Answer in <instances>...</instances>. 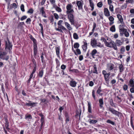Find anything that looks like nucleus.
Returning a JSON list of instances; mask_svg holds the SVG:
<instances>
[{"mask_svg": "<svg viewBox=\"0 0 134 134\" xmlns=\"http://www.w3.org/2000/svg\"><path fill=\"white\" fill-rule=\"evenodd\" d=\"M108 19L110 22L109 23V24L110 25H111L113 24L114 23V18L111 16H109Z\"/></svg>", "mask_w": 134, "mask_h": 134, "instance_id": "obj_17", "label": "nucleus"}, {"mask_svg": "<svg viewBox=\"0 0 134 134\" xmlns=\"http://www.w3.org/2000/svg\"><path fill=\"white\" fill-rule=\"evenodd\" d=\"M107 122L108 123H110L113 125H114L115 124V123L110 120H108L107 121Z\"/></svg>", "mask_w": 134, "mask_h": 134, "instance_id": "obj_46", "label": "nucleus"}, {"mask_svg": "<svg viewBox=\"0 0 134 134\" xmlns=\"http://www.w3.org/2000/svg\"><path fill=\"white\" fill-rule=\"evenodd\" d=\"M127 7V4H124V5H122L121 7V9H125Z\"/></svg>", "mask_w": 134, "mask_h": 134, "instance_id": "obj_55", "label": "nucleus"}, {"mask_svg": "<svg viewBox=\"0 0 134 134\" xmlns=\"http://www.w3.org/2000/svg\"><path fill=\"white\" fill-rule=\"evenodd\" d=\"M114 65L113 64H110L108 66V68L110 71L112 70L114 68Z\"/></svg>", "mask_w": 134, "mask_h": 134, "instance_id": "obj_36", "label": "nucleus"}, {"mask_svg": "<svg viewBox=\"0 0 134 134\" xmlns=\"http://www.w3.org/2000/svg\"><path fill=\"white\" fill-rule=\"evenodd\" d=\"M65 117L66 118V122L69 121V115L67 113L65 112Z\"/></svg>", "mask_w": 134, "mask_h": 134, "instance_id": "obj_38", "label": "nucleus"}, {"mask_svg": "<svg viewBox=\"0 0 134 134\" xmlns=\"http://www.w3.org/2000/svg\"><path fill=\"white\" fill-rule=\"evenodd\" d=\"M73 6L71 4H68L66 6V13L67 14H72L74 12V10L72 9Z\"/></svg>", "mask_w": 134, "mask_h": 134, "instance_id": "obj_5", "label": "nucleus"}, {"mask_svg": "<svg viewBox=\"0 0 134 134\" xmlns=\"http://www.w3.org/2000/svg\"><path fill=\"white\" fill-rule=\"evenodd\" d=\"M30 38L31 40L33 41L34 43V44H36V39L33 37L32 36H31L30 37Z\"/></svg>", "mask_w": 134, "mask_h": 134, "instance_id": "obj_39", "label": "nucleus"}, {"mask_svg": "<svg viewBox=\"0 0 134 134\" xmlns=\"http://www.w3.org/2000/svg\"><path fill=\"white\" fill-rule=\"evenodd\" d=\"M34 10L32 8L30 9L27 12V13H29L32 14L33 13Z\"/></svg>", "mask_w": 134, "mask_h": 134, "instance_id": "obj_49", "label": "nucleus"}, {"mask_svg": "<svg viewBox=\"0 0 134 134\" xmlns=\"http://www.w3.org/2000/svg\"><path fill=\"white\" fill-rule=\"evenodd\" d=\"M108 109L113 114L119 116V114H120V113L119 111H117L114 109L110 107Z\"/></svg>", "mask_w": 134, "mask_h": 134, "instance_id": "obj_10", "label": "nucleus"}, {"mask_svg": "<svg viewBox=\"0 0 134 134\" xmlns=\"http://www.w3.org/2000/svg\"><path fill=\"white\" fill-rule=\"evenodd\" d=\"M83 43L84 44L82 46V48L84 51H85L87 48V43L85 42H84Z\"/></svg>", "mask_w": 134, "mask_h": 134, "instance_id": "obj_26", "label": "nucleus"}, {"mask_svg": "<svg viewBox=\"0 0 134 134\" xmlns=\"http://www.w3.org/2000/svg\"><path fill=\"white\" fill-rule=\"evenodd\" d=\"M91 44L93 48H95L97 47L99 48H102L103 47V44H102L100 42L98 43L96 40L94 38H92L91 39Z\"/></svg>", "mask_w": 134, "mask_h": 134, "instance_id": "obj_2", "label": "nucleus"}, {"mask_svg": "<svg viewBox=\"0 0 134 134\" xmlns=\"http://www.w3.org/2000/svg\"><path fill=\"white\" fill-rule=\"evenodd\" d=\"M97 50L96 49H93L91 52V55L92 57L93 58H94V56L97 53Z\"/></svg>", "mask_w": 134, "mask_h": 134, "instance_id": "obj_22", "label": "nucleus"}, {"mask_svg": "<svg viewBox=\"0 0 134 134\" xmlns=\"http://www.w3.org/2000/svg\"><path fill=\"white\" fill-rule=\"evenodd\" d=\"M83 1L82 0L80 1H77L76 4L78 7V9L79 10L83 9Z\"/></svg>", "mask_w": 134, "mask_h": 134, "instance_id": "obj_8", "label": "nucleus"}, {"mask_svg": "<svg viewBox=\"0 0 134 134\" xmlns=\"http://www.w3.org/2000/svg\"><path fill=\"white\" fill-rule=\"evenodd\" d=\"M31 21V19L30 18H29L27 19V20L26 21V23L27 24H30V23Z\"/></svg>", "mask_w": 134, "mask_h": 134, "instance_id": "obj_56", "label": "nucleus"}, {"mask_svg": "<svg viewBox=\"0 0 134 134\" xmlns=\"http://www.w3.org/2000/svg\"><path fill=\"white\" fill-rule=\"evenodd\" d=\"M97 6L99 8L103 6V3L102 2H100L97 4Z\"/></svg>", "mask_w": 134, "mask_h": 134, "instance_id": "obj_42", "label": "nucleus"}, {"mask_svg": "<svg viewBox=\"0 0 134 134\" xmlns=\"http://www.w3.org/2000/svg\"><path fill=\"white\" fill-rule=\"evenodd\" d=\"M34 54L35 55H36L37 54V44H34Z\"/></svg>", "mask_w": 134, "mask_h": 134, "instance_id": "obj_21", "label": "nucleus"}, {"mask_svg": "<svg viewBox=\"0 0 134 134\" xmlns=\"http://www.w3.org/2000/svg\"><path fill=\"white\" fill-rule=\"evenodd\" d=\"M12 45L10 42L9 40L6 42V45L5 49H8L9 51V53H10V51L12 49Z\"/></svg>", "mask_w": 134, "mask_h": 134, "instance_id": "obj_11", "label": "nucleus"}, {"mask_svg": "<svg viewBox=\"0 0 134 134\" xmlns=\"http://www.w3.org/2000/svg\"><path fill=\"white\" fill-rule=\"evenodd\" d=\"M122 34H123V35L124 34L125 36L126 37H128L129 36V33L127 31V29H126L125 30L122 31Z\"/></svg>", "mask_w": 134, "mask_h": 134, "instance_id": "obj_25", "label": "nucleus"}, {"mask_svg": "<svg viewBox=\"0 0 134 134\" xmlns=\"http://www.w3.org/2000/svg\"><path fill=\"white\" fill-rule=\"evenodd\" d=\"M89 2L90 6L91 8V10L93 11L94 9V4L92 0H89Z\"/></svg>", "mask_w": 134, "mask_h": 134, "instance_id": "obj_20", "label": "nucleus"}, {"mask_svg": "<svg viewBox=\"0 0 134 134\" xmlns=\"http://www.w3.org/2000/svg\"><path fill=\"white\" fill-rule=\"evenodd\" d=\"M28 101V103H26L25 104V105L27 106L28 107L31 106L34 107L36 106V104H37L36 103L32 102L31 101Z\"/></svg>", "mask_w": 134, "mask_h": 134, "instance_id": "obj_13", "label": "nucleus"}, {"mask_svg": "<svg viewBox=\"0 0 134 134\" xmlns=\"http://www.w3.org/2000/svg\"><path fill=\"white\" fill-rule=\"evenodd\" d=\"M77 82L75 81L72 80L69 83L70 85L72 87H75L76 86Z\"/></svg>", "mask_w": 134, "mask_h": 134, "instance_id": "obj_18", "label": "nucleus"}, {"mask_svg": "<svg viewBox=\"0 0 134 134\" xmlns=\"http://www.w3.org/2000/svg\"><path fill=\"white\" fill-rule=\"evenodd\" d=\"M55 50L57 56L58 57H59V48L58 47H57L55 48Z\"/></svg>", "mask_w": 134, "mask_h": 134, "instance_id": "obj_33", "label": "nucleus"}, {"mask_svg": "<svg viewBox=\"0 0 134 134\" xmlns=\"http://www.w3.org/2000/svg\"><path fill=\"white\" fill-rule=\"evenodd\" d=\"M54 16L55 19H58L59 18V16L56 13H54Z\"/></svg>", "mask_w": 134, "mask_h": 134, "instance_id": "obj_54", "label": "nucleus"}, {"mask_svg": "<svg viewBox=\"0 0 134 134\" xmlns=\"http://www.w3.org/2000/svg\"><path fill=\"white\" fill-rule=\"evenodd\" d=\"M68 18L71 24L72 25H74V26L76 27V26L75 24H74V17L72 14H67Z\"/></svg>", "mask_w": 134, "mask_h": 134, "instance_id": "obj_6", "label": "nucleus"}, {"mask_svg": "<svg viewBox=\"0 0 134 134\" xmlns=\"http://www.w3.org/2000/svg\"><path fill=\"white\" fill-rule=\"evenodd\" d=\"M109 9L110 11L112 13H113L114 11V7L112 5H109Z\"/></svg>", "mask_w": 134, "mask_h": 134, "instance_id": "obj_35", "label": "nucleus"}, {"mask_svg": "<svg viewBox=\"0 0 134 134\" xmlns=\"http://www.w3.org/2000/svg\"><path fill=\"white\" fill-rule=\"evenodd\" d=\"M120 23H121V24L119 25V32H120V35L121 36L123 35V34H122V32L125 30L126 29L124 28L125 25L124 22Z\"/></svg>", "mask_w": 134, "mask_h": 134, "instance_id": "obj_7", "label": "nucleus"}, {"mask_svg": "<svg viewBox=\"0 0 134 134\" xmlns=\"http://www.w3.org/2000/svg\"><path fill=\"white\" fill-rule=\"evenodd\" d=\"M20 9L21 10L24 12L25 11V9L24 8V5L23 4H21L20 7Z\"/></svg>", "mask_w": 134, "mask_h": 134, "instance_id": "obj_53", "label": "nucleus"}, {"mask_svg": "<svg viewBox=\"0 0 134 134\" xmlns=\"http://www.w3.org/2000/svg\"><path fill=\"white\" fill-rule=\"evenodd\" d=\"M44 121V119H41V124L40 127V129L41 130L42 129Z\"/></svg>", "mask_w": 134, "mask_h": 134, "instance_id": "obj_40", "label": "nucleus"}, {"mask_svg": "<svg viewBox=\"0 0 134 134\" xmlns=\"http://www.w3.org/2000/svg\"><path fill=\"white\" fill-rule=\"evenodd\" d=\"M104 14L105 16L107 17L110 16V12L107 8H104Z\"/></svg>", "mask_w": 134, "mask_h": 134, "instance_id": "obj_12", "label": "nucleus"}, {"mask_svg": "<svg viewBox=\"0 0 134 134\" xmlns=\"http://www.w3.org/2000/svg\"><path fill=\"white\" fill-rule=\"evenodd\" d=\"M88 121L90 124H94L96 123L97 122V120H92L90 119L88 120Z\"/></svg>", "mask_w": 134, "mask_h": 134, "instance_id": "obj_30", "label": "nucleus"}, {"mask_svg": "<svg viewBox=\"0 0 134 134\" xmlns=\"http://www.w3.org/2000/svg\"><path fill=\"white\" fill-rule=\"evenodd\" d=\"M100 40L104 42L106 46L110 48H113L115 50H118V48L115 44V42L112 40H111L110 42H108L106 41L105 38L102 37L100 39Z\"/></svg>", "mask_w": 134, "mask_h": 134, "instance_id": "obj_1", "label": "nucleus"}, {"mask_svg": "<svg viewBox=\"0 0 134 134\" xmlns=\"http://www.w3.org/2000/svg\"><path fill=\"white\" fill-rule=\"evenodd\" d=\"M74 38L75 39H78L79 38V36L76 33H74L73 34Z\"/></svg>", "mask_w": 134, "mask_h": 134, "instance_id": "obj_43", "label": "nucleus"}, {"mask_svg": "<svg viewBox=\"0 0 134 134\" xmlns=\"http://www.w3.org/2000/svg\"><path fill=\"white\" fill-rule=\"evenodd\" d=\"M110 104L113 107H114L115 106L112 99H111L110 101Z\"/></svg>", "mask_w": 134, "mask_h": 134, "instance_id": "obj_58", "label": "nucleus"}, {"mask_svg": "<svg viewBox=\"0 0 134 134\" xmlns=\"http://www.w3.org/2000/svg\"><path fill=\"white\" fill-rule=\"evenodd\" d=\"M25 118L26 119L29 120V119H32L31 116L30 115H25Z\"/></svg>", "mask_w": 134, "mask_h": 134, "instance_id": "obj_48", "label": "nucleus"}, {"mask_svg": "<svg viewBox=\"0 0 134 134\" xmlns=\"http://www.w3.org/2000/svg\"><path fill=\"white\" fill-rule=\"evenodd\" d=\"M12 5V8H14L15 9L17 8V6L16 3H13Z\"/></svg>", "mask_w": 134, "mask_h": 134, "instance_id": "obj_62", "label": "nucleus"}, {"mask_svg": "<svg viewBox=\"0 0 134 134\" xmlns=\"http://www.w3.org/2000/svg\"><path fill=\"white\" fill-rule=\"evenodd\" d=\"M76 52L77 54L79 55H80L81 54V52L80 50L78 48H77L76 50Z\"/></svg>", "mask_w": 134, "mask_h": 134, "instance_id": "obj_61", "label": "nucleus"}, {"mask_svg": "<svg viewBox=\"0 0 134 134\" xmlns=\"http://www.w3.org/2000/svg\"><path fill=\"white\" fill-rule=\"evenodd\" d=\"M88 111L90 113H92V111L91 109V104L90 102H88Z\"/></svg>", "mask_w": 134, "mask_h": 134, "instance_id": "obj_28", "label": "nucleus"}, {"mask_svg": "<svg viewBox=\"0 0 134 134\" xmlns=\"http://www.w3.org/2000/svg\"><path fill=\"white\" fill-rule=\"evenodd\" d=\"M110 31L112 32H115L116 31V29L115 25H114L112 26L110 28Z\"/></svg>", "mask_w": 134, "mask_h": 134, "instance_id": "obj_32", "label": "nucleus"}, {"mask_svg": "<svg viewBox=\"0 0 134 134\" xmlns=\"http://www.w3.org/2000/svg\"><path fill=\"white\" fill-rule=\"evenodd\" d=\"M74 46L75 48H78L79 46V44L78 43H74Z\"/></svg>", "mask_w": 134, "mask_h": 134, "instance_id": "obj_44", "label": "nucleus"}, {"mask_svg": "<svg viewBox=\"0 0 134 134\" xmlns=\"http://www.w3.org/2000/svg\"><path fill=\"white\" fill-rule=\"evenodd\" d=\"M102 74L104 75V77L105 81L106 83L108 85L109 83V76L110 75V73H107L105 70H103L102 71Z\"/></svg>", "mask_w": 134, "mask_h": 134, "instance_id": "obj_4", "label": "nucleus"}, {"mask_svg": "<svg viewBox=\"0 0 134 134\" xmlns=\"http://www.w3.org/2000/svg\"><path fill=\"white\" fill-rule=\"evenodd\" d=\"M75 116L77 117V116H79V118H80V115L81 114V111L80 110H77L76 111Z\"/></svg>", "mask_w": 134, "mask_h": 134, "instance_id": "obj_24", "label": "nucleus"}, {"mask_svg": "<svg viewBox=\"0 0 134 134\" xmlns=\"http://www.w3.org/2000/svg\"><path fill=\"white\" fill-rule=\"evenodd\" d=\"M27 18V16L25 15H24L21 17L20 19V20L21 21H23L24 20L26 19Z\"/></svg>", "mask_w": 134, "mask_h": 134, "instance_id": "obj_59", "label": "nucleus"}, {"mask_svg": "<svg viewBox=\"0 0 134 134\" xmlns=\"http://www.w3.org/2000/svg\"><path fill=\"white\" fill-rule=\"evenodd\" d=\"M64 24L65 25L67 29L69 31H71L72 30V28L71 25L69 24L68 22H65Z\"/></svg>", "mask_w": 134, "mask_h": 134, "instance_id": "obj_15", "label": "nucleus"}, {"mask_svg": "<svg viewBox=\"0 0 134 134\" xmlns=\"http://www.w3.org/2000/svg\"><path fill=\"white\" fill-rule=\"evenodd\" d=\"M130 89V91L131 93H134V87H131Z\"/></svg>", "mask_w": 134, "mask_h": 134, "instance_id": "obj_60", "label": "nucleus"}, {"mask_svg": "<svg viewBox=\"0 0 134 134\" xmlns=\"http://www.w3.org/2000/svg\"><path fill=\"white\" fill-rule=\"evenodd\" d=\"M44 8L43 7H42L40 9V13L42 14V15L44 18H46L45 12L44 11Z\"/></svg>", "mask_w": 134, "mask_h": 134, "instance_id": "obj_16", "label": "nucleus"}, {"mask_svg": "<svg viewBox=\"0 0 134 134\" xmlns=\"http://www.w3.org/2000/svg\"><path fill=\"white\" fill-rule=\"evenodd\" d=\"M115 44L116 46L120 47L123 44V42H122L120 40L116 39L115 41Z\"/></svg>", "mask_w": 134, "mask_h": 134, "instance_id": "obj_14", "label": "nucleus"}, {"mask_svg": "<svg viewBox=\"0 0 134 134\" xmlns=\"http://www.w3.org/2000/svg\"><path fill=\"white\" fill-rule=\"evenodd\" d=\"M50 2L51 3L53 6L55 5V0H50Z\"/></svg>", "mask_w": 134, "mask_h": 134, "instance_id": "obj_50", "label": "nucleus"}, {"mask_svg": "<svg viewBox=\"0 0 134 134\" xmlns=\"http://www.w3.org/2000/svg\"><path fill=\"white\" fill-rule=\"evenodd\" d=\"M123 90L126 91L127 90L128 86L127 85H125L123 87Z\"/></svg>", "mask_w": 134, "mask_h": 134, "instance_id": "obj_51", "label": "nucleus"}, {"mask_svg": "<svg viewBox=\"0 0 134 134\" xmlns=\"http://www.w3.org/2000/svg\"><path fill=\"white\" fill-rule=\"evenodd\" d=\"M101 87L100 86H99L97 90V93L99 95H102L100 93V92H101Z\"/></svg>", "mask_w": 134, "mask_h": 134, "instance_id": "obj_41", "label": "nucleus"}, {"mask_svg": "<svg viewBox=\"0 0 134 134\" xmlns=\"http://www.w3.org/2000/svg\"><path fill=\"white\" fill-rule=\"evenodd\" d=\"M43 74V70L40 71L39 73V76L40 77H42Z\"/></svg>", "mask_w": 134, "mask_h": 134, "instance_id": "obj_47", "label": "nucleus"}, {"mask_svg": "<svg viewBox=\"0 0 134 134\" xmlns=\"http://www.w3.org/2000/svg\"><path fill=\"white\" fill-rule=\"evenodd\" d=\"M99 102L100 103V106L101 108H102L103 107V105L104 103L103 99H100Z\"/></svg>", "mask_w": 134, "mask_h": 134, "instance_id": "obj_37", "label": "nucleus"}, {"mask_svg": "<svg viewBox=\"0 0 134 134\" xmlns=\"http://www.w3.org/2000/svg\"><path fill=\"white\" fill-rule=\"evenodd\" d=\"M66 68V66L64 64H62L61 66V69L62 70L65 69Z\"/></svg>", "mask_w": 134, "mask_h": 134, "instance_id": "obj_64", "label": "nucleus"}, {"mask_svg": "<svg viewBox=\"0 0 134 134\" xmlns=\"http://www.w3.org/2000/svg\"><path fill=\"white\" fill-rule=\"evenodd\" d=\"M126 2L127 3L132 4L134 2L133 0H126Z\"/></svg>", "mask_w": 134, "mask_h": 134, "instance_id": "obj_52", "label": "nucleus"}, {"mask_svg": "<svg viewBox=\"0 0 134 134\" xmlns=\"http://www.w3.org/2000/svg\"><path fill=\"white\" fill-rule=\"evenodd\" d=\"M39 25L41 27V33L42 34V35H43V26L42 24H41V23H39Z\"/></svg>", "mask_w": 134, "mask_h": 134, "instance_id": "obj_45", "label": "nucleus"}, {"mask_svg": "<svg viewBox=\"0 0 134 134\" xmlns=\"http://www.w3.org/2000/svg\"><path fill=\"white\" fill-rule=\"evenodd\" d=\"M125 51V47L124 46H122L120 49V53L121 54H124Z\"/></svg>", "mask_w": 134, "mask_h": 134, "instance_id": "obj_29", "label": "nucleus"}, {"mask_svg": "<svg viewBox=\"0 0 134 134\" xmlns=\"http://www.w3.org/2000/svg\"><path fill=\"white\" fill-rule=\"evenodd\" d=\"M129 85L131 87H134V81L133 80L130 79V80Z\"/></svg>", "mask_w": 134, "mask_h": 134, "instance_id": "obj_23", "label": "nucleus"}, {"mask_svg": "<svg viewBox=\"0 0 134 134\" xmlns=\"http://www.w3.org/2000/svg\"><path fill=\"white\" fill-rule=\"evenodd\" d=\"M117 18H118L120 23H122L124 22L123 21V19L122 16L119 14L117 15Z\"/></svg>", "mask_w": 134, "mask_h": 134, "instance_id": "obj_19", "label": "nucleus"}, {"mask_svg": "<svg viewBox=\"0 0 134 134\" xmlns=\"http://www.w3.org/2000/svg\"><path fill=\"white\" fill-rule=\"evenodd\" d=\"M130 45H127L126 46L125 48L126 51H129L130 50Z\"/></svg>", "mask_w": 134, "mask_h": 134, "instance_id": "obj_57", "label": "nucleus"}, {"mask_svg": "<svg viewBox=\"0 0 134 134\" xmlns=\"http://www.w3.org/2000/svg\"><path fill=\"white\" fill-rule=\"evenodd\" d=\"M7 53L5 52L2 51L0 50V59L3 60L8 61L9 58V56L7 55Z\"/></svg>", "mask_w": 134, "mask_h": 134, "instance_id": "obj_3", "label": "nucleus"}, {"mask_svg": "<svg viewBox=\"0 0 134 134\" xmlns=\"http://www.w3.org/2000/svg\"><path fill=\"white\" fill-rule=\"evenodd\" d=\"M58 26V28H56L55 29L56 31H58L61 32H63V30L66 31L67 30L66 28L62 25Z\"/></svg>", "mask_w": 134, "mask_h": 134, "instance_id": "obj_9", "label": "nucleus"}, {"mask_svg": "<svg viewBox=\"0 0 134 134\" xmlns=\"http://www.w3.org/2000/svg\"><path fill=\"white\" fill-rule=\"evenodd\" d=\"M93 72L96 73L97 74H98V71L97 70V66L96 64H94L93 66Z\"/></svg>", "mask_w": 134, "mask_h": 134, "instance_id": "obj_31", "label": "nucleus"}, {"mask_svg": "<svg viewBox=\"0 0 134 134\" xmlns=\"http://www.w3.org/2000/svg\"><path fill=\"white\" fill-rule=\"evenodd\" d=\"M63 22V21L61 20H60L58 22L57 24L58 26L61 25V24Z\"/></svg>", "mask_w": 134, "mask_h": 134, "instance_id": "obj_63", "label": "nucleus"}, {"mask_svg": "<svg viewBox=\"0 0 134 134\" xmlns=\"http://www.w3.org/2000/svg\"><path fill=\"white\" fill-rule=\"evenodd\" d=\"M119 68L120 72H123L124 70V66L122 64L119 65Z\"/></svg>", "mask_w": 134, "mask_h": 134, "instance_id": "obj_27", "label": "nucleus"}, {"mask_svg": "<svg viewBox=\"0 0 134 134\" xmlns=\"http://www.w3.org/2000/svg\"><path fill=\"white\" fill-rule=\"evenodd\" d=\"M56 10L59 12H61L62 11L61 9L59 7L57 6H55L54 7Z\"/></svg>", "mask_w": 134, "mask_h": 134, "instance_id": "obj_34", "label": "nucleus"}]
</instances>
